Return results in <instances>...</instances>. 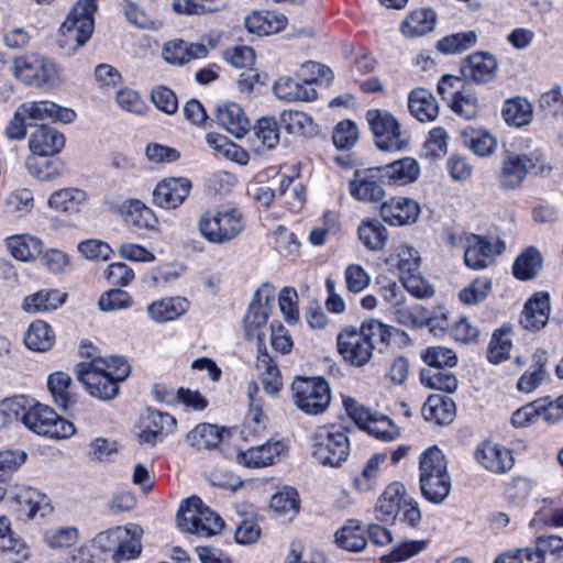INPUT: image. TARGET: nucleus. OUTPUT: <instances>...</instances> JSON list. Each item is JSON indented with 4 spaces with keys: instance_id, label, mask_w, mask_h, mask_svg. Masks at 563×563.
I'll use <instances>...</instances> for the list:
<instances>
[{
    "instance_id": "nucleus-1",
    "label": "nucleus",
    "mask_w": 563,
    "mask_h": 563,
    "mask_svg": "<svg viewBox=\"0 0 563 563\" xmlns=\"http://www.w3.org/2000/svg\"><path fill=\"white\" fill-rule=\"evenodd\" d=\"M391 330L375 319L364 321L360 328L345 327L336 338L338 351L351 366L363 367L372 360L376 342L389 343Z\"/></svg>"
},
{
    "instance_id": "nucleus-2",
    "label": "nucleus",
    "mask_w": 563,
    "mask_h": 563,
    "mask_svg": "<svg viewBox=\"0 0 563 563\" xmlns=\"http://www.w3.org/2000/svg\"><path fill=\"white\" fill-rule=\"evenodd\" d=\"M97 0H77L62 23L57 44L67 55L75 54L91 37Z\"/></svg>"
},
{
    "instance_id": "nucleus-3",
    "label": "nucleus",
    "mask_w": 563,
    "mask_h": 563,
    "mask_svg": "<svg viewBox=\"0 0 563 563\" xmlns=\"http://www.w3.org/2000/svg\"><path fill=\"white\" fill-rule=\"evenodd\" d=\"M420 490L432 504H442L451 490V477L444 454L437 446L427 449L419 461Z\"/></svg>"
},
{
    "instance_id": "nucleus-4",
    "label": "nucleus",
    "mask_w": 563,
    "mask_h": 563,
    "mask_svg": "<svg viewBox=\"0 0 563 563\" xmlns=\"http://www.w3.org/2000/svg\"><path fill=\"white\" fill-rule=\"evenodd\" d=\"M177 525L184 532L208 538L219 533L224 527V521L212 509L205 506L199 497L192 496L180 505Z\"/></svg>"
},
{
    "instance_id": "nucleus-5",
    "label": "nucleus",
    "mask_w": 563,
    "mask_h": 563,
    "mask_svg": "<svg viewBox=\"0 0 563 563\" xmlns=\"http://www.w3.org/2000/svg\"><path fill=\"white\" fill-rule=\"evenodd\" d=\"M13 75L23 84L35 88H54L63 81L56 63L34 53L14 59Z\"/></svg>"
},
{
    "instance_id": "nucleus-6",
    "label": "nucleus",
    "mask_w": 563,
    "mask_h": 563,
    "mask_svg": "<svg viewBox=\"0 0 563 563\" xmlns=\"http://www.w3.org/2000/svg\"><path fill=\"white\" fill-rule=\"evenodd\" d=\"M244 229L242 213L232 207L207 211L199 221L201 234L211 243L223 244L235 239Z\"/></svg>"
},
{
    "instance_id": "nucleus-7",
    "label": "nucleus",
    "mask_w": 563,
    "mask_h": 563,
    "mask_svg": "<svg viewBox=\"0 0 563 563\" xmlns=\"http://www.w3.org/2000/svg\"><path fill=\"white\" fill-rule=\"evenodd\" d=\"M291 391L296 407L306 415L323 413L331 402L330 386L321 377H297Z\"/></svg>"
},
{
    "instance_id": "nucleus-8",
    "label": "nucleus",
    "mask_w": 563,
    "mask_h": 563,
    "mask_svg": "<svg viewBox=\"0 0 563 563\" xmlns=\"http://www.w3.org/2000/svg\"><path fill=\"white\" fill-rule=\"evenodd\" d=\"M23 424L34 433L49 439H65L76 431L73 422L59 417L46 405L36 404L23 411Z\"/></svg>"
},
{
    "instance_id": "nucleus-9",
    "label": "nucleus",
    "mask_w": 563,
    "mask_h": 563,
    "mask_svg": "<svg viewBox=\"0 0 563 563\" xmlns=\"http://www.w3.org/2000/svg\"><path fill=\"white\" fill-rule=\"evenodd\" d=\"M350 455L345 431L319 428L312 438V456L323 466L339 467Z\"/></svg>"
},
{
    "instance_id": "nucleus-10",
    "label": "nucleus",
    "mask_w": 563,
    "mask_h": 563,
    "mask_svg": "<svg viewBox=\"0 0 563 563\" xmlns=\"http://www.w3.org/2000/svg\"><path fill=\"white\" fill-rule=\"evenodd\" d=\"M274 300V289L265 284L254 294V299L249 306L244 317V334L247 340L257 339L262 347L268 314Z\"/></svg>"
},
{
    "instance_id": "nucleus-11",
    "label": "nucleus",
    "mask_w": 563,
    "mask_h": 563,
    "mask_svg": "<svg viewBox=\"0 0 563 563\" xmlns=\"http://www.w3.org/2000/svg\"><path fill=\"white\" fill-rule=\"evenodd\" d=\"M366 119L378 148L383 151L404 148L406 141L397 120L390 113L382 110H368Z\"/></svg>"
},
{
    "instance_id": "nucleus-12",
    "label": "nucleus",
    "mask_w": 563,
    "mask_h": 563,
    "mask_svg": "<svg viewBox=\"0 0 563 563\" xmlns=\"http://www.w3.org/2000/svg\"><path fill=\"white\" fill-rule=\"evenodd\" d=\"M106 363L102 360H91L77 365V379L87 388L91 396L110 400L119 393V386L104 373Z\"/></svg>"
},
{
    "instance_id": "nucleus-13",
    "label": "nucleus",
    "mask_w": 563,
    "mask_h": 563,
    "mask_svg": "<svg viewBox=\"0 0 563 563\" xmlns=\"http://www.w3.org/2000/svg\"><path fill=\"white\" fill-rule=\"evenodd\" d=\"M464 247V262L473 269H484L494 262V256L505 250V243L497 241L492 244L485 238L475 234H464L460 239Z\"/></svg>"
},
{
    "instance_id": "nucleus-14",
    "label": "nucleus",
    "mask_w": 563,
    "mask_h": 563,
    "mask_svg": "<svg viewBox=\"0 0 563 563\" xmlns=\"http://www.w3.org/2000/svg\"><path fill=\"white\" fill-rule=\"evenodd\" d=\"M26 117L29 125L37 121H53L70 123L75 120L76 113L69 108H64L49 100L26 101L19 106Z\"/></svg>"
},
{
    "instance_id": "nucleus-15",
    "label": "nucleus",
    "mask_w": 563,
    "mask_h": 563,
    "mask_svg": "<svg viewBox=\"0 0 563 563\" xmlns=\"http://www.w3.org/2000/svg\"><path fill=\"white\" fill-rule=\"evenodd\" d=\"M380 216L390 225H409L419 219V205L407 197H393L380 205Z\"/></svg>"
},
{
    "instance_id": "nucleus-16",
    "label": "nucleus",
    "mask_w": 563,
    "mask_h": 563,
    "mask_svg": "<svg viewBox=\"0 0 563 563\" xmlns=\"http://www.w3.org/2000/svg\"><path fill=\"white\" fill-rule=\"evenodd\" d=\"M537 167V159L529 155L509 153L505 156L499 183L506 189L518 188L527 174Z\"/></svg>"
},
{
    "instance_id": "nucleus-17",
    "label": "nucleus",
    "mask_w": 563,
    "mask_h": 563,
    "mask_svg": "<svg viewBox=\"0 0 563 563\" xmlns=\"http://www.w3.org/2000/svg\"><path fill=\"white\" fill-rule=\"evenodd\" d=\"M191 188L187 178H167L157 184L153 191V201L163 209H176L186 200Z\"/></svg>"
},
{
    "instance_id": "nucleus-18",
    "label": "nucleus",
    "mask_w": 563,
    "mask_h": 563,
    "mask_svg": "<svg viewBox=\"0 0 563 563\" xmlns=\"http://www.w3.org/2000/svg\"><path fill=\"white\" fill-rule=\"evenodd\" d=\"M497 60L495 56L477 52L468 56L461 66V73L466 80L476 84L490 81L495 77Z\"/></svg>"
},
{
    "instance_id": "nucleus-19",
    "label": "nucleus",
    "mask_w": 563,
    "mask_h": 563,
    "mask_svg": "<svg viewBox=\"0 0 563 563\" xmlns=\"http://www.w3.org/2000/svg\"><path fill=\"white\" fill-rule=\"evenodd\" d=\"M65 146V136L53 126L41 124L29 139V147L34 155L51 156Z\"/></svg>"
},
{
    "instance_id": "nucleus-20",
    "label": "nucleus",
    "mask_w": 563,
    "mask_h": 563,
    "mask_svg": "<svg viewBox=\"0 0 563 563\" xmlns=\"http://www.w3.org/2000/svg\"><path fill=\"white\" fill-rule=\"evenodd\" d=\"M475 455L483 467L496 474L506 473L514 465L511 452L498 443H483Z\"/></svg>"
},
{
    "instance_id": "nucleus-21",
    "label": "nucleus",
    "mask_w": 563,
    "mask_h": 563,
    "mask_svg": "<svg viewBox=\"0 0 563 563\" xmlns=\"http://www.w3.org/2000/svg\"><path fill=\"white\" fill-rule=\"evenodd\" d=\"M286 445L282 441L266 442L239 452L238 462L247 467H264L275 463L285 451Z\"/></svg>"
},
{
    "instance_id": "nucleus-22",
    "label": "nucleus",
    "mask_w": 563,
    "mask_h": 563,
    "mask_svg": "<svg viewBox=\"0 0 563 563\" xmlns=\"http://www.w3.org/2000/svg\"><path fill=\"white\" fill-rule=\"evenodd\" d=\"M550 296L548 292H536L525 305L520 317V323L525 329L538 331L549 320Z\"/></svg>"
},
{
    "instance_id": "nucleus-23",
    "label": "nucleus",
    "mask_w": 563,
    "mask_h": 563,
    "mask_svg": "<svg viewBox=\"0 0 563 563\" xmlns=\"http://www.w3.org/2000/svg\"><path fill=\"white\" fill-rule=\"evenodd\" d=\"M208 53L209 48L205 44L175 40L164 45L162 54L167 63L183 65L192 59L205 58Z\"/></svg>"
},
{
    "instance_id": "nucleus-24",
    "label": "nucleus",
    "mask_w": 563,
    "mask_h": 563,
    "mask_svg": "<svg viewBox=\"0 0 563 563\" xmlns=\"http://www.w3.org/2000/svg\"><path fill=\"white\" fill-rule=\"evenodd\" d=\"M189 306V301L184 297H167L150 303L147 313L153 321L165 323L185 314Z\"/></svg>"
},
{
    "instance_id": "nucleus-25",
    "label": "nucleus",
    "mask_w": 563,
    "mask_h": 563,
    "mask_svg": "<svg viewBox=\"0 0 563 563\" xmlns=\"http://www.w3.org/2000/svg\"><path fill=\"white\" fill-rule=\"evenodd\" d=\"M218 123L235 137L244 136L250 130V122L241 107L235 102H223L217 108Z\"/></svg>"
},
{
    "instance_id": "nucleus-26",
    "label": "nucleus",
    "mask_w": 563,
    "mask_h": 563,
    "mask_svg": "<svg viewBox=\"0 0 563 563\" xmlns=\"http://www.w3.org/2000/svg\"><path fill=\"white\" fill-rule=\"evenodd\" d=\"M351 195L364 202H378L385 196L383 186L376 177L369 172H356L354 178L350 181Z\"/></svg>"
},
{
    "instance_id": "nucleus-27",
    "label": "nucleus",
    "mask_w": 563,
    "mask_h": 563,
    "mask_svg": "<svg viewBox=\"0 0 563 563\" xmlns=\"http://www.w3.org/2000/svg\"><path fill=\"white\" fill-rule=\"evenodd\" d=\"M287 18L274 11H256L245 18V27L250 33L269 35L285 29Z\"/></svg>"
},
{
    "instance_id": "nucleus-28",
    "label": "nucleus",
    "mask_w": 563,
    "mask_h": 563,
    "mask_svg": "<svg viewBox=\"0 0 563 563\" xmlns=\"http://www.w3.org/2000/svg\"><path fill=\"white\" fill-rule=\"evenodd\" d=\"M405 487L400 483L388 485L377 500L375 512L380 521L395 520L404 503Z\"/></svg>"
},
{
    "instance_id": "nucleus-29",
    "label": "nucleus",
    "mask_w": 563,
    "mask_h": 563,
    "mask_svg": "<svg viewBox=\"0 0 563 563\" xmlns=\"http://www.w3.org/2000/svg\"><path fill=\"white\" fill-rule=\"evenodd\" d=\"M256 369L266 394L277 396L283 387L280 372L265 347L258 346Z\"/></svg>"
},
{
    "instance_id": "nucleus-30",
    "label": "nucleus",
    "mask_w": 563,
    "mask_h": 563,
    "mask_svg": "<svg viewBox=\"0 0 563 563\" xmlns=\"http://www.w3.org/2000/svg\"><path fill=\"white\" fill-rule=\"evenodd\" d=\"M456 412L454 401L448 396H429L422 407L426 420L437 424H449L454 420Z\"/></svg>"
},
{
    "instance_id": "nucleus-31",
    "label": "nucleus",
    "mask_w": 563,
    "mask_h": 563,
    "mask_svg": "<svg viewBox=\"0 0 563 563\" xmlns=\"http://www.w3.org/2000/svg\"><path fill=\"white\" fill-rule=\"evenodd\" d=\"M274 92L285 101H312L317 98L313 87H308L303 79L299 81L290 77H280L274 84Z\"/></svg>"
},
{
    "instance_id": "nucleus-32",
    "label": "nucleus",
    "mask_w": 563,
    "mask_h": 563,
    "mask_svg": "<svg viewBox=\"0 0 563 563\" xmlns=\"http://www.w3.org/2000/svg\"><path fill=\"white\" fill-rule=\"evenodd\" d=\"M87 201V195L78 188H64L54 191L48 198L49 208L65 214H76Z\"/></svg>"
},
{
    "instance_id": "nucleus-33",
    "label": "nucleus",
    "mask_w": 563,
    "mask_h": 563,
    "mask_svg": "<svg viewBox=\"0 0 563 563\" xmlns=\"http://www.w3.org/2000/svg\"><path fill=\"white\" fill-rule=\"evenodd\" d=\"M408 107L410 113L420 122L433 121L439 113V107L434 97L423 88H418L410 92Z\"/></svg>"
},
{
    "instance_id": "nucleus-34",
    "label": "nucleus",
    "mask_w": 563,
    "mask_h": 563,
    "mask_svg": "<svg viewBox=\"0 0 563 563\" xmlns=\"http://www.w3.org/2000/svg\"><path fill=\"white\" fill-rule=\"evenodd\" d=\"M542 268V255L536 246L523 250L515 260L512 274L518 280L533 279Z\"/></svg>"
},
{
    "instance_id": "nucleus-35",
    "label": "nucleus",
    "mask_w": 563,
    "mask_h": 563,
    "mask_svg": "<svg viewBox=\"0 0 563 563\" xmlns=\"http://www.w3.org/2000/svg\"><path fill=\"white\" fill-rule=\"evenodd\" d=\"M66 297V292L57 289H42L25 297L23 309L32 313L55 310L65 302Z\"/></svg>"
},
{
    "instance_id": "nucleus-36",
    "label": "nucleus",
    "mask_w": 563,
    "mask_h": 563,
    "mask_svg": "<svg viewBox=\"0 0 563 563\" xmlns=\"http://www.w3.org/2000/svg\"><path fill=\"white\" fill-rule=\"evenodd\" d=\"M152 393L159 402L172 404L178 399L186 406H190L197 410H202L207 407V400L198 391H192L190 389L180 388L175 394L165 385L155 384L153 386Z\"/></svg>"
},
{
    "instance_id": "nucleus-37",
    "label": "nucleus",
    "mask_w": 563,
    "mask_h": 563,
    "mask_svg": "<svg viewBox=\"0 0 563 563\" xmlns=\"http://www.w3.org/2000/svg\"><path fill=\"white\" fill-rule=\"evenodd\" d=\"M23 341L32 351L46 352L54 345L55 334L48 323L36 320L29 325Z\"/></svg>"
},
{
    "instance_id": "nucleus-38",
    "label": "nucleus",
    "mask_w": 563,
    "mask_h": 563,
    "mask_svg": "<svg viewBox=\"0 0 563 563\" xmlns=\"http://www.w3.org/2000/svg\"><path fill=\"white\" fill-rule=\"evenodd\" d=\"M435 26V13L429 9H420L412 11L402 21L400 30L405 36L416 37L422 36Z\"/></svg>"
},
{
    "instance_id": "nucleus-39",
    "label": "nucleus",
    "mask_w": 563,
    "mask_h": 563,
    "mask_svg": "<svg viewBox=\"0 0 563 563\" xmlns=\"http://www.w3.org/2000/svg\"><path fill=\"white\" fill-rule=\"evenodd\" d=\"M71 384V377L64 372H54L47 377V388L54 402L63 410H66L76 401L74 394L70 391Z\"/></svg>"
},
{
    "instance_id": "nucleus-40",
    "label": "nucleus",
    "mask_w": 563,
    "mask_h": 563,
    "mask_svg": "<svg viewBox=\"0 0 563 563\" xmlns=\"http://www.w3.org/2000/svg\"><path fill=\"white\" fill-rule=\"evenodd\" d=\"M358 239L369 251H380L388 241V231L377 219L362 221L357 229Z\"/></svg>"
},
{
    "instance_id": "nucleus-41",
    "label": "nucleus",
    "mask_w": 563,
    "mask_h": 563,
    "mask_svg": "<svg viewBox=\"0 0 563 563\" xmlns=\"http://www.w3.org/2000/svg\"><path fill=\"white\" fill-rule=\"evenodd\" d=\"M378 170L382 176L388 178L390 181L399 185H405L413 181L419 175V165L416 159L405 157L402 159L387 164L379 167Z\"/></svg>"
},
{
    "instance_id": "nucleus-42",
    "label": "nucleus",
    "mask_w": 563,
    "mask_h": 563,
    "mask_svg": "<svg viewBox=\"0 0 563 563\" xmlns=\"http://www.w3.org/2000/svg\"><path fill=\"white\" fill-rule=\"evenodd\" d=\"M396 321L409 328L434 327L433 319L430 318L428 310L420 303L404 305L394 309Z\"/></svg>"
},
{
    "instance_id": "nucleus-43",
    "label": "nucleus",
    "mask_w": 563,
    "mask_h": 563,
    "mask_svg": "<svg viewBox=\"0 0 563 563\" xmlns=\"http://www.w3.org/2000/svg\"><path fill=\"white\" fill-rule=\"evenodd\" d=\"M335 543L347 551L360 552L366 547L364 530L356 520H349L334 534Z\"/></svg>"
},
{
    "instance_id": "nucleus-44",
    "label": "nucleus",
    "mask_w": 563,
    "mask_h": 563,
    "mask_svg": "<svg viewBox=\"0 0 563 563\" xmlns=\"http://www.w3.org/2000/svg\"><path fill=\"white\" fill-rule=\"evenodd\" d=\"M223 431L216 424L200 423L187 434V441L197 450H212L221 442Z\"/></svg>"
},
{
    "instance_id": "nucleus-45",
    "label": "nucleus",
    "mask_w": 563,
    "mask_h": 563,
    "mask_svg": "<svg viewBox=\"0 0 563 563\" xmlns=\"http://www.w3.org/2000/svg\"><path fill=\"white\" fill-rule=\"evenodd\" d=\"M7 245L14 258L24 262L35 258L43 250L42 241L29 234L11 236L8 239Z\"/></svg>"
},
{
    "instance_id": "nucleus-46",
    "label": "nucleus",
    "mask_w": 563,
    "mask_h": 563,
    "mask_svg": "<svg viewBox=\"0 0 563 563\" xmlns=\"http://www.w3.org/2000/svg\"><path fill=\"white\" fill-rule=\"evenodd\" d=\"M128 532V538L120 542L112 554V560L115 563L129 561L140 555L142 550L141 539L143 530L139 526L124 527Z\"/></svg>"
},
{
    "instance_id": "nucleus-47",
    "label": "nucleus",
    "mask_w": 563,
    "mask_h": 563,
    "mask_svg": "<svg viewBox=\"0 0 563 563\" xmlns=\"http://www.w3.org/2000/svg\"><path fill=\"white\" fill-rule=\"evenodd\" d=\"M280 121L290 134L311 136L318 132L311 117L305 112L285 110L280 114Z\"/></svg>"
},
{
    "instance_id": "nucleus-48",
    "label": "nucleus",
    "mask_w": 563,
    "mask_h": 563,
    "mask_svg": "<svg viewBox=\"0 0 563 563\" xmlns=\"http://www.w3.org/2000/svg\"><path fill=\"white\" fill-rule=\"evenodd\" d=\"M386 460V454L373 455L365 464L362 473L354 478V487L360 493L373 490L377 485L380 464Z\"/></svg>"
},
{
    "instance_id": "nucleus-49",
    "label": "nucleus",
    "mask_w": 563,
    "mask_h": 563,
    "mask_svg": "<svg viewBox=\"0 0 563 563\" xmlns=\"http://www.w3.org/2000/svg\"><path fill=\"white\" fill-rule=\"evenodd\" d=\"M504 120L516 128L527 125L532 118L531 104L521 98L509 100L503 108Z\"/></svg>"
},
{
    "instance_id": "nucleus-50",
    "label": "nucleus",
    "mask_w": 563,
    "mask_h": 563,
    "mask_svg": "<svg viewBox=\"0 0 563 563\" xmlns=\"http://www.w3.org/2000/svg\"><path fill=\"white\" fill-rule=\"evenodd\" d=\"M125 221L136 229L154 230L158 223L155 213L139 200L129 203Z\"/></svg>"
},
{
    "instance_id": "nucleus-51",
    "label": "nucleus",
    "mask_w": 563,
    "mask_h": 563,
    "mask_svg": "<svg viewBox=\"0 0 563 563\" xmlns=\"http://www.w3.org/2000/svg\"><path fill=\"white\" fill-rule=\"evenodd\" d=\"M420 379L424 386L446 393L455 391L459 385L455 375L445 369H422Z\"/></svg>"
},
{
    "instance_id": "nucleus-52",
    "label": "nucleus",
    "mask_w": 563,
    "mask_h": 563,
    "mask_svg": "<svg viewBox=\"0 0 563 563\" xmlns=\"http://www.w3.org/2000/svg\"><path fill=\"white\" fill-rule=\"evenodd\" d=\"M26 454L23 451H0V500L5 495V486L12 473L24 463Z\"/></svg>"
},
{
    "instance_id": "nucleus-53",
    "label": "nucleus",
    "mask_w": 563,
    "mask_h": 563,
    "mask_svg": "<svg viewBox=\"0 0 563 563\" xmlns=\"http://www.w3.org/2000/svg\"><path fill=\"white\" fill-rule=\"evenodd\" d=\"M173 10L178 14H205L220 11L224 3L220 0H173Z\"/></svg>"
},
{
    "instance_id": "nucleus-54",
    "label": "nucleus",
    "mask_w": 563,
    "mask_h": 563,
    "mask_svg": "<svg viewBox=\"0 0 563 563\" xmlns=\"http://www.w3.org/2000/svg\"><path fill=\"white\" fill-rule=\"evenodd\" d=\"M423 362L429 366L428 369H444L453 367L457 362L456 354L453 350L445 346H429L422 353Z\"/></svg>"
},
{
    "instance_id": "nucleus-55",
    "label": "nucleus",
    "mask_w": 563,
    "mask_h": 563,
    "mask_svg": "<svg viewBox=\"0 0 563 563\" xmlns=\"http://www.w3.org/2000/svg\"><path fill=\"white\" fill-rule=\"evenodd\" d=\"M299 504L298 493L292 487H284L271 499V508L275 512L289 517H294L299 511Z\"/></svg>"
},
{
    "instance_id": "nucleus-56",
    "label": "nucleus",
    "mask_w": 563,
    "mask_h": 563,
    "mask_svg": "<svg viewBox=\"0 0 563 563\" xmlns=\"http://www.w3.org/2000/svg\"><path fill=\"white\" fill-rule=\"evenodd\" d=\"M464 143L478 156H488L497 147L495 137L485 131L463 132Z\"/></svg>"
},
{
    "instance_id": "nucleus-57",
    "label": "nucleus",
    "mask_w": 563,
    "mask_h": 563,
    "mask_svg": "<svg viewBox=\"0 0 563 563\" xmlns=\"http://www.w3.org/2000/svg\"><path fill=\"white\" fill-rule=\"evenodd\" d=\"M253 133L256 140L269 150L279 143V126L272 117L258 119L253 128Z\"/></svg>"
},
{
    "instance_id": "nucleus-58",
    "label": "nucleus",
    "mask_w": 563,
    "mask_h": 563,
    "mask_svg": "<svg viewBox=\"0 0 563 563\" xmlns=\"http://www.w3.org/2000/svg\"><path fill=\"white\" fill-rule=\"evenodd\" d=\"M476 40L474 31L451 34L438 42V49L444 54H459L475 45Z\"/></svg>"
},
{
    "instance_id": "nucleus-59",
    "label": "nucleus",
    "mask_w": 563,
    "mask_h": 563,
    "mask_svg": "<svg viewBox=\"0 0 563 563\" xmlns=\"http://www.w3.org/2000/svg\"><path fill=\"white\" fill-rule=\"evenodd\" d=\"M124 15L131 24L142 30L156 31L162 26L159 20L132 1L125 2Z\"/></svg>"
},
{
    "instance_id": "nucleus-60",
    "label": "nucleus",
    "mask_w": 563,
    "mask_h": 563,
    "mask_svg": "<svg viewBox=\"0 0 563 563\" xmlns=\"http://www.w3.org/2000/svg\"><path fill=\"white\" fill-rule=\"evenodd\" d=\"M390 262H396L400 277L420 269L419 252L409 245H399L390 256Z\"/></svg>"
},
{
    "instance_id": "nucleus-61",
    "label": "nucleus",
    "mask_w": 563,
    "mask_h": 563,
    "mask_svg": "<svg viewBox=\"0 0 563 563\" xmlns=\"http://www.w3.org/2000/svg\"><path fill=\"white\" fill-rule=\"evenodd\" d=\"M358 137V129L351 120L339 122L332 133V141L338 150H350L356 144Z\"/></svg>"
},
{
    "instance_id": "nucleus-62",
    "label": "nucleus",
    "mask_w": 563,
    "mask_h": 563,
    "mask_svg": "<svg viewBox=\"0 0 563 563\" xmlns=\"http://www.w3.org/2000/svg\"><path fill=\"white\" fill-rule=\"evenodd\" d=\"M363 430L384 441L394 440L399 434L397 427L388 417L376 412H374Z\"/></svg>"
},
{
    "instance_id": "nucleus-63",
    "label": "nucleus",
    "mask_w": 563,
    "mask_h": 563,
    "mask_svg": "<svg viewBox=\"0 0 563 563\" xmlns=\"http://www.w3.org/2000/svg\"><path fill=\"white\" fill-rule=\"evenodd\" d=\"M9 210L19 217L30 213L34 208V196L29 188H18L5 199Z\"/></svg>"
},
{
    "instance_id": "nucleus-64",
    "label": "nucleus",
    "mask_w": 563,
    "mask_h": 563,
    "mask_svg": "<svg viewBox=\"0 0 563 563\" xmlns=\"http://www.w3.org/2000/svg\"><path fill=\"white\" fill-rule=\"evenodd\" d=\"M494 563H543V559L533 548H523L501 553Z\"/></svg>"
}]
</instances>
